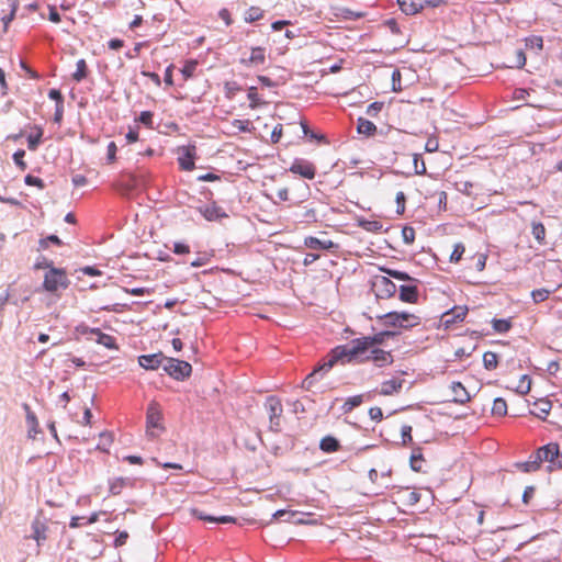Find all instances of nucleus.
I'll return each instance as SVG.
<instances>
[{
	"instance_id": "nucleus-33",
	"label": "nucleus",
	"mask_w": 562,
	"mask_h": 562,
	"mask_svg": "<svg viewBox=\"0 0 562 562\" xmlns=\"http://www.w3.org/2000/svg\"><path fill=\"white\" fill-rule=\"evenodd\" d=\"M247 97L249 100V108L252 110L266 104V102L260 99L256 87L248 88Z\"/></svg>"
},
{
	"instance_id": "nucleus-41",
	"label": "nucleus",
	"mask_w": 562,
	"mask_h": 562,
	"mask_svg": "<svg viewBox=\"0 0 562 562\" xmlns=\"http://www.w3.org/2000/svg\"><path fill=\"white\" fill-rule=\"evenodd\" d=\"M363 402V395H355L351 397H348L344 404V411L345 413L351 412L355 407H358Z\"/></svg>"
},
{
	"instance_id": "nucleus-15",
	"label": "nucleus",
	"mask_w": 562,
	"mask_h": 562,
	"mask_svg": "<svg viewBox=\"0 0 562 562\" xmlns=\"http://www.w3.org/2000/svg\"><path fill=\"white\" fill-rule=\"evenodd\" d=\"M266 63V49L263 47H252L248 58H241L240 64L246 67L261 66Z\"/></svg>"
},
{
	"instance_id": "nucleus-48",
	"label": "nucleus",
	"mask_w": 562,
	"mask_h": 562,
	"mask_svg": "<svg viewBox=\"0 0 562 562\" xmlns=\"http://www.w3.org/2000/svg\"><path fill=\"white\" fill-rule=\"evenodd\" d=\"M526 55L524 50L518 49L515 52V60L508 65L509 68H522L526 65Z\"/></svg>"
},
{
	"instance_id": "nucleus-19",
	"label": "nucleus",
	"mask_w": 562,
	"mask_h": 562,
	"mask_svg": "<svg viewBox=\"0 0 562 562\" xmlns=\"http://www.w3.org/2000/svg\"><path fill=\"white\" fill-rule=\"evenodd\" d=\"M515 467H516V469H518L519 471L525 472V473L536 472L541 467V458L535 451L532 454H530V457L527 461L517 462V463H515Z\"/></svg>"
},
{
	"instance_id": "nucleus-31",
	"label": "nucleus",
	"mask_w": 562,
	"mask_h": 562,
	"mask_svg": "<svg viewBox=\"0 0 562 562\" xmlns=\"http://www.w3.org/2000/svg\"><path fill=\"white\" fill-rule=\"evenodd\" d=\"M491 323H492V327H493L494 331L497 334H505V333L509 331L513 327L512 318H504V319L494 318V319H492Z\"/></svg>"
},
{
	"instance_id": "nucleus-2",
	"label": "nucleus",
	"mask_w": 562,
	"mask_h": 562,
	"mask_svg": "<svg viewBox=\"0 0 562 562\" xmlns=\"http://www.w3.org/2000/svg\"><path fill=\"white\" fill-rule=\"evenodd\" d=\"M69 285L70 280L63 268H50L44 273L42 289L56 297H60Z\"/></svg>"
},
{
	"instance_id": "nucleus-54",
	"label": "nucleus",
	"mask_w": 562,
	"mask_h": 562,
	"mask_svg": "<svg viewBox=\"0 0 562 562\" xmlns=\"http://www.w3.org/2000/svg\"><path fill=\"white\" fill-rule=\"evenodd\" d=\"M402 237L406 244H413L415 240V229L411 226H405L402 229Z\"/></svg>"
},
{
	"instance_id": "nucleus-6",
	"label": "nucleus",
	"mask_w": 562,
	"mask_h": 562,
	"mask_svg": "<svg viewBox=\"0 0 562 562\" xmlns=\"http://www.w3.org/2000/svg\"><path fill=\"white\" fill-rule=\"evenodd\" d=\"M371 289L380 300H387L394 296L397 291L396 284L386 276H374L371 281Z\"/></svg>"
},
{
	"instance_id": "nucleus-25",
	"label": "nucleus",
	"mask_w": 562,
	"mask_h": 562,
	"mask_svg": "<svg viewBox=\"0 0 562 562\" xmlns=\"http://www.w3.org/2000/svg\"><path fill=\"white\" fill-rule=\"evenodd\" d=\"M402 386H403V381L398 380V379H391V380L384 381L381 384L380 394L384 395V396L392 395L394 393L400 392Z\"/></svg>"
},
{
	"instance_id": "nucleus-58",
	"label": "nucleus",
	"mask_w": 562,
	"mask_h": 562,
	"mask_svg": "<svg viewBox=\"0 0 562 562\" xmlns=\"http://www.w3.org/2000/svg\"><path fill=\"white\" fill-rule=\"evenodd\" d=\"M106 159L109 164H113L116 160L117 147L114 142H110L106 148Z\"/></svg>"
},
{
	"instance_id": "nucleus-36",
	"label": "nucleus",
	"mask_w": 562,
	"mask_h": 562,
	"mask_svg": "<svg viewBox=\"0 0 562 562\" xmlns=\"http://www.w3.org/2000/svg\"><path fill=\"white\" fill-rule=\"evenodd\" d=\"M87 75H88L87 63L85 59H79L76 63V71L72 74V78L77 82H80L81 80H83L87 77Z\"/></svg>"
},
{
	"instance_id": "nucleus-21",
	"label": "nucleus",
	"mask_w": 562,
	"mask_h": 562,
	"mask_svg": "<svg viewBox=\"0 0 562 562\" xmlns=\"http://www.w3.org/2000/svg\"><path fill=\"white\" fill-rule=\"evenodd\" d=\"M304 245L314 250L323 249L328 250L334 248L336 245L330 239H319L313 236H308L304 239Z\"/></svg>"
},
{
	"instance_id": "nucleus-61",
	"label": "nucleus",
	"mask_w": 562,
	"mask_h": 562,
	"mask_svg": "<svg viewBox=\"0 0 562 562\" xmlns=\"http://www.w3.org/2000/svg\"><path fill=\"white\" fill-rule=\"evenodd\" d=\"M24 156H25V151L23 149H20L18 151H15L13 154V160L14 162L21 168V169H25L26 168V164L24 161Z\"/></svg>"
},
{
	"instance_id": "nucleus-1",
	"label": "nucleus",
	"mask_w": 562,
	"mask_h": 562,
	"mask_svg": "<svg viewBox=\"0 0 562 562\" xmlns=\"http://www.w3.org/2000/svg\"><path fill=\"white\" fill-rule=\"evenodd\" d=\"M364 355V350L360 344L359 338L353 339L351 341L350 346H337L334 349H331L328 355L325 357L322 363L312 372L310 373L305 382L311 384L313 379L319 373V372H328L336 363L340 362L342 364L350 363V362H360L361 356Z\"/></svg>"
},
{
	"instance_id": "nucleus-13",
	"label": "nucleus",
	"mask_w": 562,
	"mask_h": 562,
	"mask_svg": "<svg viewBox=\"0 0 562 562\" xmlns=\"http://www.w3.org/2000/svg\"><path fill=\"white\" fill-rule=\"evenodd\" d=\"M166 358L161 352L153 355H143L138 357V363L146 370H156L166 361Z\"/></svg>"
},
{
	"instance_id": "nucleus-45",
	"label": "nucleus",
	"mask_w": 562,
	"mask_h": 562,
	"mask_svg": "<svg viewBox=\"0 0 562 562\" xmlns=\"http://www.w3.org/2000/svg\"><path fill=\"white\" fill-rule=\"evenodd\" d=\"M43 132L41 128H37L36 133L30 134L27 137V147L30 150H35L42 139Z\"/></svg>"
},
{
	"instance_id": "nucleus-3",
	"label": "nucleus",
	"mask_w": 562,
	"mask_h": 562,
	"mask_svg": "<svg viewBox=\"0 0 562 562\" xmlns=\"http://www.w3.org/2000/svg\"><path fill=\"white\" fill-rule=\"evenodd\" d=\"M385 327L411 329L422 324V317L411 312H389L378 317Z\"/></svg>"
},
{
	"instance_id": "nucleus-51",
	"label": "nucleus",
	"mask_w": 562,
	"mask_h": 562,
	"mask_svg": "<svg viewBox=\"0 0 562 562\" xmlns=\"http://www.w3.org/2000/svg\"><path fill=\"white\" fill-rule=\"evenodd\" d=\"M154 113L150 111H143L140 112L137 121L142 124H144L147 128H153L154 125Z\"/></svg>"
},
{
	"instance_id": "nucleus-22",
	"label": "nucleus",
	"mask_w": 562,
	"mask_h": 562,
	"mask_svg": "<svg viewBox=\"0 0 562 562\" xmlns=\"http://www.w3.org/2000/svg\"><path fill=\"white\" fill-rule=\"evenodd\" d=\"M341 445L337 438L334 436H325L319 441V449L325 453H334L339 451Z\"/></svg>"
},
{
	"instance_id": "nucleus-18",
	"label": "nucleus",
	"mask_w": 562,
	"mask_h": 562,
	"mask_svg": "<svg viewBox=\"0 0 562 562\" xmlns=\"http://www.w3.org/2000/svg\"><path fill=\"white\" fill-rule=\"evenodd\" d=\"M551 408L552 403L548 398H539L532 404L530 413L536 417L546 420Z\"/></svg>"
},
{
	"instance_id": "nucleus-44",
	"label": "nucleus",
	"mask_w": 562,
	"mask_h": 562,
	"mask_svg": "<svg viewBox=\"0 0 562 562\" xmlns=\"http://www.w3.org/2000/svg\"><path fill=\"white\" fill-rule=\"evenodd\" d=\"M380 270L382 272H384L385 274H387L389 277H392L396 280L406 281V280L412 279L406 272H403L400 270H394V269L384 268V267L380 268Z\"/></svg>"
},
{
	"instance_id": "nucleus-46",
	"label": "nucleus",
	"mask_w": 562,
	"mask_h": 562,
	"mask_svg": "<svg viewBox=\"0 0 562 562\" xmlns=\"http://www.w3.org/2000/svg\"><path fill=\"white\" fill-rule=\"evenodd\" d=\"M126 486V480L122 477L114 479L110 483V493L112 495H119L123 491V488Z\"/></svg>"
},
{
	"instance_id": "nucleus-16",
	"label": "nucleus",
	"mask_w": 562,
	"mask_h": 562,
	"mask_svg": "<svg viewBox=\"0 0 562 562\" xmlns=\"http://www.w3.org/2000/svg\"><path fill=\"white\" fill-rule=\"evenodd\" d=\"M85 333L94 336L95 341L108 349L116 350L119 348L115 338L109 334L102 333L99 328H90Z\"/></svg>"
},
{
	"instance_id": "nucleus-42",
	"label": "nucleus",
	"mask_w": 562,
	"mask_h": 562,
	"mask_svg": "<svg viewBox=\"0 0 562 562\" xmlns=\"http://www.w3.org/2000/svg\"><path fill=\"white\" fill-rule=\"evenodd\" d=\"M402 494H403V497L406 501V504H408V505H415L420 499V495L416 491H414V490H412L409 487L404 488L402 491Z\"/></svg>"
},
{
	"instance_id": "nucleus-60",
	"label": "nucleus",
	"mask_w": 562,
	"mask_h": 562,
	"mask_svg": "<svg viewBox=\"0 0 562 562\" xmlns=\"http://www.w3.org/2000/svg\"><path fill=\"white\" fill-rule=\"evenodd\" d=\"M276 198L279 202H285L290 199V192L286 187L278 188L276 190Z\"/></svg>"
},
{
	"instance_id": "nucleus-26",
	"label": "nucleus",
	"mask_w": 562,
	"mask_h": 562,
	"mask_svg": "<svg viewBox=\"0 0 562 562\" xmlns=\"http://www.w3.org/2000/svg\"><path fill=\"white\" fill-rule=\"evenodd\" d=\"M23 407L26 413V424L29 427V435H30V437L34 438L40 432L38 420L27 404H24Z\"/></svg>"
},
{
	"instance_id": "nucleus-37",
	"label": "nucleus",
	"mask_w": 562,
	"mask_h": 562,
	"mask_svg": "<svg viewBox=\"0 0 562 562\" xmlns=\"http://www.w3.org/2000/svg\"><path fill=\"white\" fill-rule=\"evenodd\" d=\"M483 364L486 370H494L498 366V356L493 351H486L483 355Z\"/></svg>"
},
{
	"instance_id": "nucleus-38",
	"label": "nucleus",
	"mask_w": 562,
	"mask_h": 562,
	"mask_svg": "<svg viewBox=\"0 0 562 562\" xmlns=\"http://www.w3.org/2000/svg\"><path fill=\"white\" fill-rule=\"evenodd\" d=\"M263 16V11L258 7H250L244 15V20L248 23L256 22Z\"/></svg>"
},
{
	"instance_id": "nucleus-8",
	"label": "nucleus",
	"mask_w": 562,
	"mask_h": 562,
	"mask_svg": "<svg viewBox=\"0 0 562 562\" xmlns=\"http://www.w3.org/2000/svg\"><path fill=\"white\" fill-rule=\"evenodd\" d=\"M31 529L32 535L30 538L36 541L37 547H41L48 537V520L45 518L42 510L34 517L31 524Z\"/></svg>"
},
{
	"instance_id": "nucleus-59",
	"label": "nucleus",
	"mask_w": 562,
	"mask_h": 562,
	"mask_svg": "<svg viewBox=\"0 0 562 562\" xmlns=\"http://www.w3.org/2000/svg\"><path fill=\"white\" fill-rule=\"evenodd\" d=\"M25 183L27 186H35L40 189H44V187H45L44 181L41 178L32 176V175H27L25 177Z\"/></svg>"
},
{
	"instance_id": "nucleus-57",
	"label": "nucleus",
	"mask_w": 562,
	"mask_h": 562,
	"mask_svg": "<svg viewBox=\"0 0 562 562\" xmlns=\"http://www.w3.org/2000/svg\"><path fill=\"white\" fill-rule=\"evenodd\" d=\"M384 103L383 102H373L367 108V114L369 116L375 117L381 110L383 109Z\"/></svg>"
},
{
	"instance_id": "nucleus-63",
	"label": "nucleus",
	"mask_w": 562,
	"mask_h": 562,
	"mask_svg": "<svg viewBox=\"0 0 562 562\" xmlns=\"http://www.w3.org/2000/svg\"><path fill=\"white\" fill-rule=\"evenodd\" d=\"M210 260H211V256L204 254L203 256H200L196 259H194L191 262V267L199 268V267L205 266V265H207L210 262Z\"/></svg>"
},
{
	"instance_id": "nucleus-34",
	"label": "nucleus",
	"mask_w": 562,
	"mask_h": 562,
	"mask_svg": "<svg viewBox=\"0 0 562 562\" xmlns=\"http://www.w3.org/2000/svg\"><path fill=\"white\" fill-rule=\"evenodd\" d=\"M525 45L528 49H535L538 53L543 49V38L539 35H531L525 38Z\"/></svg>"
},
{
	"instance_id": "nucleus-40",
	"label": "nucleus",
	"mask_w": 562,
	"mask_h": 562,
	"mask_svg": "<svg viewBox=\"0 0 562 562\" xmlns=\"http://www.w3.org/2000/svg\"><path fill=\"white\" fill-rule=\"evenodd\" d=\"M465 252V247L462 243H457L454 246H453V250L450 255V262L452 263H458L461 261L463 255Z\"/></svg>"
},
{
	"instance_id": "nucleus-5",
	"label": "nucleus",
	"mask_w": 562,
	"mask_h": 562,
	"mask_svg": "<svg viewBox=\"0 0 562 562\" xmlns=\"http://www.w3.org/2000/svg\"><path fill=\"white\" fill-rule=\"evenodd\" d=\"M162 369L169 376L178 381L188 379L192 373V366L189 362L168 357Z\"/></svg>"
},
{
	"instance_id": "nucleus-24",
	"label": "nucleus",
	"mask_w": 562,
	"mask_h": 562,
	"mask_svg": "<svg viewBox=\"0 0 562 562\" xmlns=\"http://www.w3.org/2000/svg\"><path fill=\"white\" fill-rule=\"evenodd\" d=\"M397 2L401 10L407 15L418 13L424 7L422 0H397Z\"/></svg>"
},
{
	"instance_id": "nucleus-29",
	"label": "nucleus",
	"mask_w": 562,
	"mask_h": 562,
	"mask_svg": "<svg viewBox=\"0 0 562 562\" xmlns=\"http://www.w3.org/2000/svg\"><path fill=\"white\" fill-rule=\"evenodd\" d=\"M203 216L207 221H217L220 218L226 217L227 215L222 211L221 207L216 205H209L201 210Z\"/></svg>"
},
{
	"instance_id": "nucleus-39",
	"label": "nucleus",
	"mask_w": 562,
	"mask_h": 562,
	"mask_svg": "<svg viewBox=\"0 0 562 562\" xmlns=\"http://www.w3.org/2000/svg\"><path fill=\"white\" fill-rule=\"evenodd\" d=\"M198 67L196 60H187L181 69V74L184 80H188L194 76L195 69Z\"/></svg>"
},
{
	"instance_id": "nucleus-64",
	"label": "nucleus",
	"mask_w": 562,
	"mask_h": 562,
	"mask_svg": "<svg viewBox=\"0 0 562 562\" xmlns=\"http://www.w3.org/2000/svg\"><path fill=\"white\" fill-rule=\"evenodd\" d=\"M369 416L374 422H381L383 418V412L380 407L374 406L369 409Z\"/></svg>"
},
{
	"instance_id": "nucleus-11",
	"label": "nucleus",
	"mask_w": 562,
	"mask_h": 562,
	"mask_svg": "<svg viewBox=\"0 0 562 562\" xmlns=\"http://www.w3.org/2000/svg\"><path fill=\"white\" fill-rule=\"evenodd\" d=\"M178 162L182 170L191 171L194 169L196 148L194 145L182 146L178 149Z\"/></svg>"
},
{
	"instance_id": "nucleus-17",
	"label": "nucleus",
	"mask_w": 562,
	"mask_h": 562,
	"mask_svg": "<svg viewBox=\"0 0 562 562\" xmlns=\"http://www.w3.org/2000/svg\"><path fill=\"white\" fill-rule=\"evenodd\" d=\"M290 171L293 173H297L306 179H314L316 169L315 166L311 162L306 161H295L291 168Z\"/></svg>"
},
{
	"instance_id": "nucleus-23",
	"label": "nucleus",
	"mask_w": 562,
	"mask_h": 562,
	"mask_svg": "<svg viewBox=\"0 0 562 562\" xmlns=\"http://www.w3.org/2000/svg\"><path fill=\"white\" fill-rule=\"evenodd\" d=\"M452 400L456 403L464 404L470 400V395L467 389L460 382H453L451 384Z\"/></svg>"
},
{
	"instance_id": "nucleus-35",
	"label": "nucleus",
	"mask_w": 562,
	"mask_h": 562,
	"mask_svg": "<svg viewBox=\"0 0 562 562\" xmlns=\"http://www.w3.org/2000/svg\"><path fill=\"white\" fill-rule=\"evenodd\" d=\"M492 414L497 417H503L507 414V403L504 398H495L492 406Z\"/></svg>"
},
{
	"instance_id": "nucleus-49",
	"label": "nucleus",
	"mask_w": 562,
	"mask_h": 562,
	"mask_svg": "<svg viewBox=\"0 0 562 562\" xmlns=\"http://www.w3.org/2000/svg\"><path fill=\"white\" fill-rule=\"evenodd\" d=\"M8 1H9V7H10V13L8 15H3L1 18V20L4 24V29H7L8 24L13 20L15 11L18 9V0H8Z\"/></svg>"
},
{
	"instance_id": "nucleus-30",
	"label": "nucleus",
	"mask_w": 562,
	"mask_h": 562,
	"mask_svg": "<svg viewBox=\"0 0 562 562\" xmlns=\"http://www.w3.org/2000/svg\"><path fill=\"white\" fill-rule=\"evenodd\" d=\"M531 234L539 245L546 244V227L541 222L531 223Z\"/></svg>"
},
{
	"instance_id": "nucleus-27",
	"label": "nucleus",
	"mask_w": 562,
	"mask_h": 562,
	"mask_svg": "<svg viewBox=\"0 0 562 562\" xmlns=\"http://www.w3.org/2000/svg\"><path fill=\"white\" fill-rule=\"evenodd\" d=\"M193 514L196 518L209 521V522H216V524H235L236 519L233 516H220L214 517L210 515H205L202 512L193 510Z\"/></svg>"
},
{
	"instance_id": "nucleus-47",
	"label": "nucleus",
	"mask_w": 562,
	"mask_h": 562,
	"mask_svg": "<svg viewBox=\"0 0 562 562\" xmlns=\"http://www.w3.org/2000/svg\"><path fill=\"white\" fill-rule=\"evenodd\" d=\"M225 94L228 99H233L236 93L241 91V87L235 81H227L224 85Z\"/></svg>"
},
{
	"instance_id": "nucleus-9",
	"label": "nucleus",
	"mask_w": 562,
	"mask_h": 562,
	"mask_svg": "<svg viewBox=\"0 0 562 562\" xmlns=\"http://www.w3.org/2000/svg\"><path fill=\"white\" fill-rule=\"evenodd\" d=\"M367 361H372L378 367H385L393 362V356L391 351H385L383 349L372 347L360 358L361 363Z\"/></svg>"
},
{
	"instance_id": "nucleus-4",
	"label": "nucleus",
	"mask_w": 562,
	"mask_h": 562,
	"mask_svg": "<svg viewBox=\"0 0 562 562\" xmlns=\"http://www.w3.org/2000/svg\"><path fill=\"white\" fill-rule=\"evenodd\" d=\"M162 409L158 402H149L146 411V435L149 438H156L164 432Z\"/></svg>"
},
{
	"instance_id": "nucleus-62",
	"label": "nucleus",
	"mask_w": 562,
	"mask_h": 562,
	"mask_svg": "<svg viewBox=\"0 0 562 562\" xmlns=\"http://www.w3.org/2000/svg\"><path fill=\"white\" fill-rule=\"evenodd\" d=\"M172 250L177 255H184V254H189L190 252V247H189V245H187L184 243L177 241V243L173 244Z\"/></svg>"
},
{
	"instance_id": "nucleus-43",
	"label": "nucleus",
	"mask_w": 562,
	"mask_h": 562,
	"mask_svg": "<svg viewBox=\"0 0 562 562\" xmlns=\"http://www.w3.org/2000/svg\"><path fill=\"white\" fill-rule=\"evenodd\" d=\"M552 292H553V290H548L544 288L537 289L531 292V297L535 303H541V302L546 301Z\"/></svg>"
},
{
	"instance_id": "nucleus-55",
	"label": "nucleus",
	"mask_w": 562,
	"mask_h": 562,
	"mask_svg": "<svg viewBox=\"0 0 562 562\" xmlns=\"http://www.w3.org/2000/svg\"><path fill=\"white\" fill-rule=\"evenodd\" d=\"M419 159H420V156L418 154H413L415 173L424 175V173H426V165H425L424 160H420V164H418Z\"/></svg>"
},
{
	"instance_id": "nucleus-52",
	"label": "nucleus",
	"mask_w": 562,
	"mask_h": 562,
	"mask_svg": "<svg viewBox=\"0 0 562 562\" xmlns=\"http://www.w3.org/2000/svg\"><path fill=\"white\" fill-rule=\"evenodd\" d=\"M232 126L238 132H250L251 122L249 120H234Z\"/></svg>"
},
{
	"instance_id": "nucleus-28",
	"label": "nucleus",
	"mask_w": 562,
	"mask_h": 562,
	"mask_svg": "<svg viewBox=\"0 0 562 562\" xmlns=\"http://www.w3.org/2000/svg\"><path fill=\"white\" fill-rule=\"evenodd\" d=\"M357 131L367 137L373 136L376 132V126L371 121L359 117L357 121Z\"/></svg>"
},
{
	"instance_id": "nucleus-56",
	"label": "nucleus",
	"mask_w": 562,
	"mask_h": 562,
	"mask_svg": "<svg viewBox=\"0 0 562 562\" xmlns=\"http://www.w3.org/2000/svg\"><path fill=\"white\" fill-rule=\"evenodd\" d=\"M456 186L460 192H462L469 196L473 195V191H472L473 184L470 181H459L456 183Z\"/></svg>"
},
{
	"instance_id": "nucleus-14",
	"label": "nucleus",
	"mask_w": 562,
	"mask_h": 562,
	"mask_svg": "<svg viewBox=\"0 0 562 562\" xmlns=\"http://www.w3.org/2000/svg\"><path fill=\"white\" fill-rule=\"evenodd\" d=\"M394 336V333L392 331H381L373 336H366L359 338L360 344L364 350V353L368 352L372 347H375L378 345H382L386 338Z\"/></svg>"
},
{
	"instance_id": "nucleus-20",
	"label": "nucleus",
	"mask_w": 562,
	"mask_h": 562,
	"mask_svg": "<svg viewBox=\"0 0 562 562\" xmlns=\"http://www.w3.org/2000/svg\"><path fill=\"white\" fill-rule=\"evenodd\" d=\"M418 289L416 285H401L400 300L405 303L415 304L418 301Z\"/></svg>"
},
{
	"instance_id": "nucleus-12",
	"label": "nucleus",
	"mask_w": 562,
	"mask_h": 562,
	"mask_svg": "<svg viewBox=\"0 0 562 562\" xmlns=\"http://www.w3.org/2000/svg\"><path fill=\"white\" fill-rule=\"evenodd\" d=\"M559 449L560 447L557 442H550L538 448L536 452L541 458V464L548 462L550 470H553Z\"/></svg>"
},
{
	"instance_id": "nucleus-7",
	"label": "nucleus",
	"mask_w": 562,
	"mask_h": 562,
	"mask_svg": "<svg viewBox=\"0 0 562 562\" xmlns=\"http://www.w3.org/2000/svg\"><path fill=\"white\" fill-rule=\"evenodd\" d=\"M468 312L469 308L465 305H458L452 307L441 315L440 326L445 329L452 328L454 325L460 324L465 319Z\"/></svg>"
},
{
	"instance_id": "nucleus-50",
	"label": "nucleus",
	"mask_w": 562,
	"mask_h": 562,
	"mask_svg": "<svg viewBox=\"0 0 562 562\" xmlns=\"http://www.w3.org/2000/svg\"><path fill=\"white\" fill-rule=\"evenodd\" d=\"M475 260L474 268L476 271L481 272L485 269L487 255L483 252H477L472 257Z\"/></svg>"
},
{
	"instance_id": "nucleus-10",
	"label": "nucleus",
	"mask_w": 562,
	"mask_h": 562,
	"mask_svg": "<svg viewBox=\"0 0 562 562\" xmlns=\"http://www.w3.org/2000/svg\"><path fill=\"white\" fill-rule=\"evenodd\" d=\"M266 406L269 412L270 428L274 431H279L281 425V416L283 413L281 401L274 396H270L267 400Z\"/></svg>"
},
{
	"instance_id": "nucleus-32",
	"label": "nucleus",
	"mask_w": 562,
	"mask_h": 562,
	"mask_svg": "<svg viewBox=\"0 0 562 562\" xmlns=\"http://www.w3.org/2000/svg\"><path fill=\"white\" fill-rule=\"evenodd\" d=\"M532 380L528 374H524L519 381L518 384L515 387V391L520 395H526L531 390Z\"/></svg>"
},
{
	"instance_id": "nucleus-53",
	"label": "nucleus",
	"mask_w": 562,
	"mask_h": 562,
	"mask_svg": "<svg viewBox=\"0 0 562 562\" xmlns=\"http://www.w3.org/2000/svg\"><path fill=\"white\" fill-rule=\"evenodd\" d=\"M424 459L420 452H414L411 456V467L414 471H422V463Z\"/></svg>"
}]
</instances>
